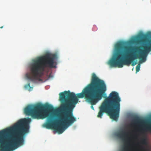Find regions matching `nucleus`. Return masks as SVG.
I'll return each instance as SVG.
<instances>
[{
  "label": "nucleus",
  "instance_id": "nucleus-16",
  "mask_svg": "<svg viewBox=\"0 0 151 151\" xmlns=\"http://www.w3.org/2000/svg\"><path fill=\"white\" fill-rule=\"evenodd\" d=\"M3 26L0 27V28L1 29H2V28H3Z\"/></svg>",
  "mask_w": 151,
  "mask_h": 151
},
{
  "label": "nucleus",
  "instance_id": "nucleus-8",
  "mask_svg": "<svg viewBox=\"0 0 151 151\" xmlns=\"http://www.w3.org/2000/svg\"><path fill=\"white\" fill-rule=\"evenodd\" d=\"M116 136L125 141L127 145L129 144V139L127 137V133L125 131H122L118 132L116 134Z\"/></svg>",
  "mask_w": 151,
  "mask_h": 151
},
{
  "label": "nucleus",
  "instance_id": "nucleus-13",
  "mask_svg": "<svg viewBox=\"0 0 151 151\" xmlns=\"http://www.w3.org/2000/svg\"><path fill=\"white\" fill-rule=\"evenodd\" d=\"M140 65L139 64L137 65L136 68V72H137L139 71L140 70Z\"/></svg>",
  "mask_w": 151,
  "mask_h": 151
},
{
  "label": "nucleus",
  "instance_id": "nucleus-9",
  "mask_svg": "<svg viewBox=\"0 0 151 151\" xmlns=\"http://www.w3.org/2000/svg\"><path fill=\"white\" fill-rule=\"evenodd\" d=\"M151 39V33H150L143 35L142 36V40L144 42L148 41L149 40Z\"/></svg>",
  "mask_w": 151,
  "mask_h": 151
},
{
  "label": "nucleus",
  "instance_id": "nucleus-10",
  "mask_svg": "<svg viewBox=\"0 0 151 151\" xmlns=\"http://www.w3.org/2000/svg\"><path fill=\"white\" fill-rule=\"evenodd\" d=\"M142 122V120L140 119L139 117H136L134 118V120L130 124V125L131 126L134 125L137 123H141Z\"/></svg>",
  "mask_w": 151,
  "mask_h": 151
},
{
  "label": "nucleus",
  "instance_id": "nucleus-12",
  "mask_svg": "<svg viewBox=\"0 0 151 151\" xmlns=\"http://www.w3.org/2000/svg\"><path fill=\"white\" fill-rule=\"evenodd\" d=\"M149 125L145 127L143 130L145 131L151 130V122H148Z\"/></svg>",
  "mask_w": 151,
  "mask_h": 151
},
{
  "label": "nucleus",
  "instance_id": "nucleus-2",
  "mask_svg": "<svg viewBox=\"0 0 151 151\" xmlns=\"http://www.w3.org/2000/svg\"><path fill=\"white\" fill-rule=\"evenodd\" d=\"M149 44L145 45L143 47V50L139 47H136L135 50L140 51L138 54L130 52L132 47L126 46L123 42H119L115 45V53L113 57L109 61L108 64L111 67L122 68L124 65H129L132 63V65L134 66L137 64L134 62L136 59L139 58L140 62H145L149 52L151 51V39L148 41Z\"/></svg>",
  "mask_w": 151,
  "mask_h": 151
},
{
  "label": "nucleus",
  "instance_id": "nucleus-5",
  "mask_svg": "<svg viewBox=\"0 0 151 151\" xmlns=\"http://www.w3.org/2000/svg\"><path fill=\"white\" fill-rule=\"evenodd\" d=\"M57 58L55 54L49 53L43 56L39 57L33 60L30 67V74H26L27 79L31 81L38 80L41 81L40 78L44 75L46 68H53L55 60Z\"/></svg>",
  "mask_w": 151,
  "mask_h": 151
},
{
  "label": "nucleus",
  "instance_id": "nucleus-14",
  "mask_svg": "<svg viewBox=\"0 0 151 151\" xmlns=\"http://www.w3.org/2000/svg\"><path fill=\"white\" fill-rule=\"evenodd\" d=\"M121 151H129L127 146L125 147Z\"/></svg>",
  "mask_w": 151,
  "mask_h": 151
},
{
  "label": "nucleus",
  "instance_id": "nucleus-3",
  "mask_svg": "<svg viewBox=\"0 0 151 151\" xmlns=\"http://www.w3.org/2000/svg\"><path fill=\"white\" fill-rule=\"evenodd\" d=\"M149 44L145 45L143 47V50L139 47H136L135 50L140 51L138 54L130 52L132 47L126 46L123 42H119L115 45V53L113 57L109 61L108 64L111 67L122 68L124 65H129L132 63V65L134 66L137 64L134 62L136 59L139 58L140 62H145L149 52L151 51V39L148 41Z\"/></svg>",
  "mask_w": 151,
  "mask_h": 151
},
{
  "label": "nucleus",
  "instance_id": "nucleus-15",
  "mask_svg": "<svg viewBox=\"0 0 151 151\" xmlns=\"http://www.w3.org/2000/svg\"><path fill=\"white\" fill-rule=\"evenodd\" d=\"M30 87V83H28L27 85H25L24 87L25 88H27L28 87Z\"/></svg>",
  "mask_w": 151,
  "mask_h": 151
},
{
  "label": "nucleus",
  "instance_id": "nucleus-6",
  "mask_svg": "<svg viewBox=\"0 0 151 151\" xmlns=\"http://www.w3.org/2000/svg\"><path fill=\"white\" fill-rule=\"evenodd\" d=\"M121 101L118 93L112 91L105 99L99 106L97 117L101 118L104 113H107L111 119L117 121L119 116Z\"/></svg>",
  "mask_w": 151,
  "mask_h": 151
},
{
  "label": "nucleus",
  "instance_id": "nucleus-4",
  "mask_svg": "<svg viewBox=\"0 0 151 151\" xmlns=\"http://www.w3.org/2000/svg\"><path fill=\"white\" fill-rule=\"evenodd\" d=\"M31 119H21L13 126L0 131V151H13L24 142Z\"/></svg>",
  "mask_w": 151,
  "mask_h": 151
},
{
  "label": "nucleus",
  "instance_id": "nucleus-7",
  "mask_svg": "<svg viewBox=\"0 0 151 151\" xmlns=\"http://www.w3.org/2000/svg\"><path fill=\"white\" fill-rule=\"evenodd\" d=\"M56 110L50 104L42 105L38 104L34 105H29L24 109V113L31 116L32 118L43 119L48 116V112L51 114L55 113Z\"/></svg>",
  "mask_w": 151,
  "mask_h": 151
},
{
  "label": "nucleus",
  "instance_id": "nucleus-11",
  "mask_svg": "<svg viewBox=\"0 0 151 151\" xmlns=\"http://www.w3.org/2000/svg\"><path fill=\"white\" fill-rule=\"evenodd\" d=\"M141 143L144 145H146L147 144V139L146 137H144L141 140Z\"/></svg>",
  "mask_w": 151,
  "mask_h": 151
},
{
  "label": "nucleus",
  "instance_id": "nucleus-17",
  "mask_svg": "<svg viewBox=\"0 0 151 151\" xmlns=\"http://www.w3.org/2000/svg\"><path fill=\"white\" fill-rule=\"evenodd\" d=\"M96 27V26H94L93 27V28Z\"/></svg>",
  "mask_w": 151,
  "mask_h": 151
},
{
  "label": "nucleus",
  "instance_id": "nucleus-1",
  "mask_svg": "<svg viewBox=\"0 0 151 151\" xmlns=\"http://www.w3.org/2000/svg\"><path fill=\"white\" fill-rule=\"evenodd\" d=\"M106 91V86L104 81L97 77L95 73H93L91 83L81 93L76 95L69 91H65L60 93V100L61 102L60 123H55L53 116L51 115L47 118L45 126L47 129H53L59 133H62L67 126L76 121V118L73 116V111L78 102V98H85L91 104V108L94 110L92 105L101 99Z\"/></svg>",
  "mask_w": 151,
  "mask_h": 151
}]
</instances>
